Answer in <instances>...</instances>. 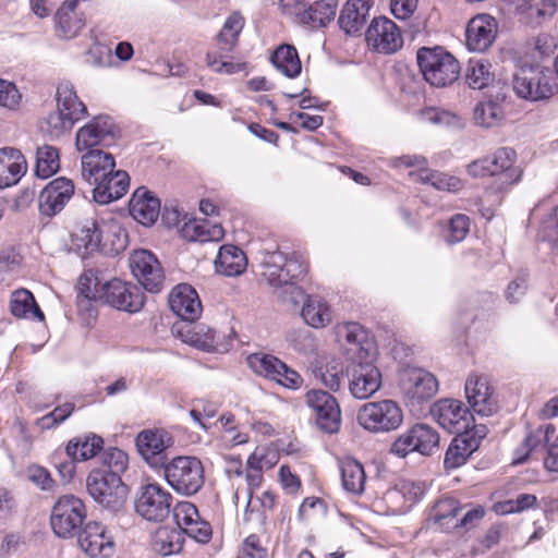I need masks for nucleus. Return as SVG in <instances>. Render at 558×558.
Segmentation results:
<instances>
[{"label": "nucleus", "mask_w": 558, "mask_h": 558, "mask_svg": "<svg viewBox=\"0 0 558 558\" xmlns=\"http://www.w3.org/2000/svg\"><path fill=\"white\" fill-rule=\"evenodd\" d=\"M85 518L84 502L74 495H63L52 507L50 523L57 536L68 538L76 534Z\"/></svg>", "instance_id": "1a4fd4ad"}, {"label": "nucleus", "mask_w": 558, "mask_h": 558, "mask_svg": "<svg viewBox=\"0 0 558 558\" xmlns=\"http://www.w3.org/2000/svg\"><path fill=\"white\" fill-rule=\"evenodd\" d=\"M468 173L473 178L495 177L497 190L504 192L521 180L523 169L513 148L499 147L492 155L469 163Z\"/></svg>", "instance_id": "f03ea898"}, {"label": "nucleus", "mask_w": 558, "mask_h": 558, "mask_svg": "<svg viewBox=\"0 0 558 558\" xmlns=\"http://www.w3.org/2000/svg\"><path fill=\"white\" fill-rule=\"evenodd\" d=\"M104 463L106 468L105 472H114L117 475L124 472L128 468V456L120 449H111L106 453Z\"/></svg>", "instance_id": "338daca9"}, {"label": "nucleus", "mask_w": 558, "mask_h": 558, "mask_svg": "<svg viewBox=\"0 0 558 558\" xmlns=\"http://www.w3.org/2000/svg\"><path fill=\"white\" fill-rule=\"evenodd\" d=\"M171 311L185 322H195L201 317L203 306L196 290L190 284H178L169 295Z\"/></svg>", "instance_id": "cd10ccee"}, {"label": "nucleus", "mask_w": 558, "mask_h": 558, "mask_svg": "<svg viewBox=\"0 0 558 558\" xmlns=\"http://www.w3.org/2000/svg\"><path fill=\"white\" fill-rule=\"evenodd\" d=\"M367 46L380 53H393L403 45V38L397 24L387 19H374L366 31Z\"/></svg>", "instance_id": "5701e85b"}, {"label": "nucleus", "mask_w": 558, "mask_h": 558, "mask_svg": "<svg viewBox=\"0 0 558 558\" xmlns=\"http://www.w3.org/2000/svg\"><path fill=\"white\" fill-rule=\"evenodd\" d=\"M271 63L281 74L289 78L296 77L302 70L296 49L291 45L279 46L271 54Z\"/></svg>", "instance_id": "de8ad7c7"}, {"label": "nucleus", "mask_w": 558, "mask_h": 558, "mask_svg": "<svg viewBox=\"0 0 558 558\" xmlns=\"http://www.w3.org/2000/svg\"><path fill=\"white\" fill-rule=\"evenodd\" d=\"M140 456L154 470H160L168 460L166 450L173 445L172 436L165 429H144L135 439Z\"/></svg>", "instance_id": "dca6fc26"}, {"label": "nucleus", "mask_w": 558, "mask_h": 558, "mask_svg": "<svg viewBox=\"0 0 558 558\" xmlns=\"http://www.w3.org/2000/svg\"><path fill=\"white\" fill-rule=\"evenodd\" d=\"M376 356L352 361L349 371V390L352 397L365 400L375 395L381 387L383 377L375 365Z\"/></svg>", "instance_id": "4468645a"}, {"label": "nucleus", "mask_w": 558, "mask_h": 558, "mask_svg": "<svg viewBox=\"0 0 558 558\" xmlns=\"http://www.w3.org/2000/svg\"><path fill=\"white\" fill-rule=\"evenodd\" d=\"M416 58L424 80L434 87H446L459 77V61L441 47H423Z\"/></svg>", "instance_id": "20e7f679"}, {"label": "nucleus", "mask_w": 558, "mask_h": 558, "mask_svg": "<svg viewBox=\"0 0 558 558\" xmlns=\"http://www.w3.org/2000/svg\"><path fill=\"white\" fill-rule=\"evenodd\" d=\"M527 288H529V274L525 270H521L508 283V286L505 290V296L508 302L518 303L525 295Z\"/></svg>", "instance_id": "052dcab7"}, {"label": "nucleus", "mask_w": 558, "mask_h": 558, "mask_svg": "<svg viewBox=\"0 0 558 558\" xmlns=\"http://www.w3.org/2000/svg\"><path fill=\"white\" fill-rule=\"evenodd\" d=\"M360 426L371 433H389L398 429L403 422L401 407L391 399L363 404L356 415Z\"/></svg>", "instance_id": "0eeeda50"}, {"label": "nucleus", "mask_w": 558, "mask_h": 558, "mask_svg": "<svg viewBox=\"0 0 558 558\" xmlns=\"http://www.w3.org/2000/svg\"><path fill=\"white\" fill-rule=\"evenodd\" d=\"M260 267L262 277L270 287L288 288L290 290L288 301L293 304L299 303L304 292L296 283L307 274V265L299 253L266 252L263 255Z\"/></svg>", "instance_id": "f257e3e1"}, {"label": "nucleus", "mask_w": 558, "mask_h": 558, "mask_svg": "<svg viewBox=\"0 0 558 558\" xmlns=\"http://www.w3.org/2000/svg\"><path fill=\"white\" fill-rule=\"evenodd\" d=\"M374 0H349L341 10L338 23L347 34L357 33L364 25Z\"/></svg>", "instance_id": "e433bc0d"}, {"label": "nucleus", "mask_w": 558, "mask_h": 558, "mask_svg": "<svg viewBox=\"0 0 558 558\" xmlns=\"http://www.w3.org/2000/svg\"><path fill=\"white\" fill-rule=\"evenodd\" d=\"M104 223L85 220L72 234V245L82 255L97 251L101 243Z\"/></svg>", "instance_id": "f704fd0d"}, {"label": "nucleus", "mask_w": 558, "mask_h": 558, "mask_svg": "<svg viewBox=\"0 0 558 558\" xmlns=\"http://www.w3.org/2000/svg\"><path fill=\"white\" fill-rule=\"evenodd\" d=\"M229 53L222 51L219 46L216 45L215 49L209 50L206 53V65L207 68L217 74H235L243 70V64L234 63L229 60Z\"/></svg>", "instance_id": "4d7b16f0"}, {"label": "nucleus", "mask_w": 558, "mask_h": 558, "mask_svg": "<svg viewBox=\"0 0 558 558\" xmlns=\"http://www.w3.org/2000/svg\"><path fill=\"white\" fill-rule=\"evenodd\" d=\"M104 440L95 434L82 435L69 440L65 452L69 458L85 461L94 458L102 449Z\"/></svg>", "instance_id": "a18cd8bd"}, {"label": "nucleus", "mask_w": 558, "mask_h": 558, "mask_svg": "<svg viewBox=\"0 0 558 558\" xmlns=\"http://www.w3.org/2000/svg\"><path fill=\"white\" fill-rule=\"evenodd\" d=\"M338 343L351 361L376 356V349L368 332L357 323H342L335 328Z\"/></svg>", "instance_id": "2eb2a0df"}, {"label": "nucleus", "mask_w": 558, "mask_h": 558, "mask_svg": "<svg viewBox=\"0 0 558 558\" xmlns=\"http://www.w3.org/2000/svg\"><path fill=\"white\" fill-rule=\"evenodd\" d=\"M418 117L421 121L434 125L451 129L463 128V120L458 113L441 108H424L418 112Z\"/></svg>", "instance_id": "6e6d98bb"}, {"label": "nucleus", "mask_w": 558, "mask_h": 558, "mask_svg": "<svg viewBox=\"0 0 558 558\" xmlns=\"http://www.w3.org/2000/svg\"><path fill=\"white\" fill-rule=\"evenodd\" d=\"M506 112L501 101L486 98L477 102L473 109V122L483 129L499 128L505 123Z\"/></svg>", "instance_id": "4c0bfd02"}, {"label": "nucleus", "mask_w": 558, "mask_h": 558, "mask_svg": "<svg viewBox=\"0 0 558 558\" xmlns=\"http://www.w3.org/2000/svg\"><path fill=\"white\" fill-rule=\"evenodd\" d=\"M433 418L446 430L460 435L466 430L474 417L462 401L456 399H441L430 409Z\"/></svg>", "instance_id": "a211bd4d"}, {"label": "nucleus", "mask_w": 558, "mask_h": 558, "mask_svg": "<svg viewBox=\"0 0 558 558\" xmlns=\"http://www.w3.org/2000/svg\"><path fill=\"white\" fill-rule=\"evenodd\" d=\"M247 267V259L244 252L234 245H222L219 248L215 260L217 274L226 277H236L242 275Z\"/></svg>", "instance_id": "c9c22d12"}, {"label": "nucleus", "mask_w": 558, "mask_h": 558, "mask_svg": "<svg viewBox=\"0 0 558 558\" xmlns=\"http://www.w3.org/2000/svg\"><path fill=\"white\" fill-rule=\"evenodd\" d=\"M388 163L396 169L415 168L416 171H410L411 177H415L416 181L428 183L439 191L457 192L462 187V181L459 178L428 169L427 160L420 155L392 157Z\"/></svg>", "instance_id": "f8f14e48"}, {"label": "nucleus", "mask_w": 558, "mask_h": 558, "mask_svg": "<svg viewBox=\"0 0 558 558\" xmlns=\"http://www.w3.org/2000/svg\"><path fill=\"white\" fill-rule=\"evenodd\" d=\"M497 35V22L488 14H480L471 19L466 27V46L476 52L486 51Z\"/></svg>", "instance_id": "c85d7f7f"}, {"label": "nucleus", "mask_w": 558, "mask_h": 558, "mask_svg": "<svg viewBox=\"0 0 558 558\" xmlns=\"http://www.w3.org/2000/svg\"><path fill=\"white\" fill-rule=\"evenodd\" d=\"M10 307L16 317L44 320V313L36 304L33 294L25 289L12 293Z\"/></svg>", "instance_id": "09e8293b"}, {"label": "nucleus", "mask_w": 558, "mask_h": 558, "mask_svg": "<svg viewBox=\"0 0 558 558\" xmlns=\"http://www.w3.org/2000/svg\"><path fill=\"white\" fill-rule=\"evenodd\" d=\"M86 116L87 108L78 98L73 84L61 82L57 87V109L46 118L47 131L51 136L60 137Z\"/></svg>", "instance_id": "7ed1b4c3"}, {"label": "nucleus", "mask_w": 558, "mask_h": 558, "mask_svg": "<svg viewBox=\"0 0 558 558\" xmlns=\"http://www.w3.org/2000/svg\"><path fill=\"white\" fill-rule=\"evenodd\" d=\"M26 170V159L19 149L13 147L0 149V189L16 184Z\"/></svg>", "instance_id": "2f4dec72"}, {"label": "nucleus", "mask_w": 558, "mask_h": 558, "mask_svg": "<svg viewBox=\"0 0 558 558\" xmlns=\"http://www.w3.org/2000/svg\"><path fill=\"white\" fill-rule=\"evenodd\" d=\"M470 230V220L463 214L454 215L449 222L447 242L458 243L464 240Z\"/></svg>", "instance_id": "0e129e2a"}, {"label": "nucleus", "mask_w": 558, "mask_h": 558, "mask_svg": "<svg viewBox=\"0 0 558 558\" xmlns=\"http://www.w3.org/2000/svg\"><path fill=\"white\" fill-rule=\"evenodd\" d=\"M60 169V155L57 147L43 145L36 150L35 174L48 179Z\"/></svg>", "instance_id": "864d4df0"}, {"label": "nucleus", "mask_w": 558, "mask_h": 558, "mask_svg": "<svg viewBox=\"0 0 558 558\" xmlns=\"http://www.w3.org/2000/svg\"><path fill=\"white\" fill-rule=\"evenodd\" d=\"M74 191V183L68 178L60 177L50 181L39 194V211L47 217L59 214L70 202Z\"/></svg>", "instance_id": "393cba45"}, {"label": "nucleus", "mask_w": 558, "mask_h": 558, "mask_svg": "<svg viewBox=\"0 0 558 558\" xmlns=\"http://www.w3.org/2000/svg\"><path fill=\"white\" fill-rule=\"evenodd\" d=\"M172 495L157 483L142 484L134 500L135 511L147 521L161 522L171 510Z\"/></svg>", "instance_id": "9b49d317"}, {"label": "nucleus", "mask_w": 558, "mask_h": 558, "mask_svg": "<svg viewBox=\"0 0 558 558\" xmlns=\"http://www.w3.org/2000/svg\"><path fill=\"white\" fill-rule=\"evenodd\" d=\"M151 546L156 553L162 556L178 554L183 546L182 533L166 526L159 527L154 534Z\"/></svg>", "instance_id": "8fccbe9b"}, {"label": "nucleus", "mask_w": 558, "mask_h": 558, "mask_svg": "<svg viewBox=\"0 0 558 558\" xmlns=\"http://www.w3.org/2000/svg\"><path fill=\"white\" fill-rule=\"evenodd\" d=\"M116 137V128L108 117H98L76 132L77 150H92L96 146L110 145Z\"/></svg>", "instance_id": "bb28decb"}, {"label": "nucleus", "mask_w": 558, "mask_h": 558, "mask_svg": "<svg viewBox=\"0 0 558 558\" xmlns=\"http://www.w3.org/2000/svg\"><path fill=\"white\" fill-rule=\"evenodd\" d=\"M476 450L475 442L469 444L460 435H457L450 442L444 459L446 470H453L463 465L468 458Z\"/></svg>", "instance_id": "603ef678"}, {"label": "nucleus", "mask_w": 558, "mask_h": 558, "mask_svg": "<svg viewBox=\"0 0 558 558\" xmlns=\"http://www.w3.org/2000/svg\"><path fill=\"white\" fill-rule=\"evenodd\" d=\"M464 392L473 411L482 416H489L497 410L494 388L484 375L470 374L465 380Z\"/></svg>", "instance_id": "b1692460"}, {"label": "nucleus", "mask_w": 558, "mask_h": 558, "mask_svg": "<svg viewBox=\"0 0 558 558\" xmlns=\"http://www.w3.org/2000/svg\"><path fill=\"white\" fill-rule=\"evenodd\" d=\"M112 307L130 313L138 312L144 305V294L138 287L120 279H112L101 287L99 295Z\"/></svg>", "instance_id": "4be33fe9"}, {"label": "nucleus", "mask_w": 558, "mask_h": 558, "mask_svg": "<svg viewBox=\"0 0 558 558\" xmlns=\"http://www.w3.org/2000/svg\"><path fill=\"white\" fill-rule=\"evenodd\" d=\"M439 434L434 427L425 423H417L392 442L390 452L399 458H405L412 452L432 456L439 446Z\"/></svg>", "instance_id": "9d476101"}, {"label": "nucleus", "mask_w": 558, "mask_h": 558, "mask_svg": "<svg viewBox=\"0 0 558 558\" xmlns=\"http://www.w3.org/2000/svg\"><path fill=\"white\" fill-rule=\"evenodd\" d=\"M494 81L492 64L484 59H470L465 69V82L473 89H483Z\"/></svg>", "instance_id": "3c124183"}, {"label": "nucleus", "mask_w": 558, "mask_h": 558, "mask_svg": "<svg viewBox=\"0 0 558 558\" xmlns=\"http://www.w3.org/2000/svg\"><path fill=\"white\" fill-rule=\"evenodd\" d=\"M531 219L538 221V235L543 240L558 244V205L548 201L539 203L532 210Z\"/></svg>", "instance_id": "72a5a7b5"}, {"label": "nucleus", "mask_w": 558, "mask_h": 558, "mask_svg": "<svg viewBox=\"0 0 558 558\" xmlns=\"http://www.w3.org/2000/svg\"><path fill=\"white\" fill-rule=\"evenodd\" d=\"M244 19L239 13H232L217 35V46L225 52H232L238 44V36L243 29Z\"/></svg>", "instance_id": "5fc2aeb1"}, {"label": "nucleus", "mask_w": 558, "mask_h": 558, "mask_svg": "<svg viewBox=\"0 0 558 558\" xmlns=\"http://www.w3.org/2000/svg\"><path fill=\"white\" fill-rule=\"evenodd\" d=\"M77 541L81 549L92 558H110L116 553L114 537L100 522L86 523Z\"/></svg>", "instance_id": "412c9836"}, {"label": "nucleus", "mask_w": 558, "mask_h": 558, "mask_svg": "<svg viewBox=\"0 0 558 558\" xmlns=\"http://www.w3.org/2000/svg\"><path fill=\"white\" fill-rule=\"evenodd\" d=\"M267 549L262 545L257 535H248L243 544L236 558H266Z\"/></svg>", "instance_id": "69168bd1"}, {"label": "nucleus", "mask_w": 558, "mask_h": 558, "mask_svg": "<svg viewBox=\"0 0 558 558\" xmlns=\"http://www.w3.org/2000/svg\"><path fill=\"white\" fill-rule=\"evenodd\" d=\"M337 7L338 0L315 1L308 8L304 7L302 12H298V20L312 28L324 27L333 20Z\"/></svg>", "instance_id": "ea45409f"}, {"label": "nucleus", "mask_w": 558, "mask_h": 558, "mask_svg": "<svg viewBox=\"0 0 558 558\" xmlns=\"http://www.w3.org/2000/svg\"><path fill=\"white\" fill-rule=\"evenodd\" d=\"M461 507L452 497H441L432 508L429 521L436 525L437 529L444 532H449L459 526L458 514Z\"/></svg>", "instance_id": "a19ab883"}, {"label": "nucleus", "mask_w": 558, "mask_h": 558, "mask_svg": "<svg viewBox=\"0 0 558 558\" xmlns=\"http://www.w3.org/2000/svg\"><path fill=\"white\" fill-rule=\"evenodd\" d=\"M400 389L405 398L413 403H421L429 400L438 391L436 377L418 367H407L400 373Z\"/></svg>", "instance_id": "6ab92c4d"}, {"label": "nucleus", "mask_w": 558, "mask_h": 558, "mask_svg": "<svg viewBox=\"0 0 558 558\" xmlns=\"http://www.w3.org/2000/svg\"><path fill=\"white\" fill-rule=\"evenodd\" d=\"M182 234L190 241L218 242L223 239L225 229L208 220H191L182 228Z\"/></svg>", "instance_id": "49530a36"}, {"label": "nucleus", "mask_w": 558, "mask_h": 558, "mask_svg": "<svg viewBox=\"0 0 558 558\" xmlns=\"http://www.w3.org/2000/svg\"><path fill=\"white\" fill-rule=\"evenodd\" d=\"M342 487L350 494L361 495L365 489L366 474L357 460L345 457L338 460Z\"/></svg>", "instance_id": "79ce46f5"}, {"label": "nucleus", "mask_w": 558, "mask_h": 558, "mask_svg": "<svg viewBox=\"0 0 558 558\" xmlns=\"http://www.w3.org/2000/svg\"><path fill=\"white\" fill-rule=\"evenodd\" d=\"M87 492L95 502L118 512L126 501L129 488L114 472L93 470L86 480Z\"/></svg>", "instance_id": "423d86ee"}, {"label": "nucleus", "mask_w": 558, "mask_h": 558, "mask_svg": "<svg viewBox=\"0 0 558 558\" xmlns=\"http://www.w3.org/2000/svg\"><path fill=\"white\" fill-rule=\"evenodd\" d=\"M130 178L123 170H112L101 181L95 184L94 199L96 203L105 205L112 201L121 198L129 190Z\"/></svg>", "instance_id": "7c9ffc66"}, {"label": "nucleus", "mask_w": 558, "mask_h": 558, "mask_svg": "<svg viewBox=\"0 0 558 558\" xmlns=\"http://www.w3.org/2000/svg\"><path fill=\"white\" fill-rule=\"evenodd\" d=\"M555 0H530L526 8V15L531 22L541 24L551 17L556 12Z\"/></svg>", "instance_id": "bf43d9fd"}, {"label": "nucleus", "mask_w": 558, "mask_h": 558, "mask_svg": "<svg viewBox=\"0 0 558 558\" xmlns=\"http://www.w3.org/2000/svg\"><path fill=\"white\" fill-rule=\"evenodd\" d=\"M77 0H66L57 12V29L65 38L74 37L84 26V19L76 11Z\"/></svg>", "instance_id": "37998d69"}, {"label": "nucleus", "mask_w": 558, "mask_h": 558, "mask_svg": "<svg viewBox=\"0 0 558 558\" xmlns=\"http://www.w3.org/2000/svg\"><path fill=\"white\" fill-rule=\"evenodd\" d=\"M515 95L529 101L550 98L557 90L556 78L551 70L543 66L521 69L512 81Z\"/></svg>", "instance_id": "6e6552de"}, {"label": "nucleus", "mask_w": 558, "mask_h": 558, "mask_svg": "<svg viewBox=\"0 0 558 558\" xmlns=\"http://www.w3.org/2000/svg\"><path fill=\"white\" fill-rule=\"evenodd\" d=\"M301 316L308 326L316 329L325 328L332 322V310L323 298L307 295L301 310Z\"/></svg>", "instance_id": "58836bf2"}, {"label": "nucleus", "mask_w": 558, "mask_h": 558, "mask_svg": "<svg viewBox=\"0 0 558 558\" xmlns=\"http://www.w3.org/2000/svg\"><path fill=\"white\" fill-rule=\"evenodd\" d=\"M21 102V94L16 86L8 81L0 80V106L16 109Z\"/></svg>", "instance_id": "774afa93"}, {"label": "nucleus", "mask_w": 558, "mask_h": 558, "mask_svg": "<svg viewBox=\"0 0 558 558\" xmlns=\"http://www.w3.org/2000/svg\"><path fill=\"white\" fill-rule=\"evenodd\" d=\"M247 364L257 375L271 379L284 388L298 390L303 385L302 376L274 355L253 353L247 356Z\"/></svg>", "instance_id": "ddd939ff"}, {"label": "nucleus", "mask_w": 558, "mask_h": 558, "mask_svg": "<svg viewBox=\"0 0 558 558\" xmlns=\"http://www.w3.org/2000/svg\"><path fill=\"white\" fill-rule=\"evenodd\" d=\"M82 175L90 184H97L116 167V161L110 153L101 149L86 151L81 158Z\"/></svg>", "instance_id": "c756f323"}, {"label": "nucleus", "mask_w": 558, "mask_h": 558, "mask_svg": "<svg viewBox=\"0 0 558 558\" xmlns=\"http://www.w3.org/2000/svg\"><path fill=\"white\" fill-rule=\"evenodd\" d=\"M130 268L138 282L149 292L163 289L165 275L157 257L147 250L134 251L130 256Z\"/></svg>", "instance_id": "aec40b11"}, {"label": "nucleus", "mask_w": 558, "mask_h": 558, "mask_svg": "<svg viewBox=\"0 0 558 558\" xmlns=\"http://www.w3.org/2000/svg\"><path fill=\"white\" fill-rule=\"evenodd\" d=\"M131 216L144 226L153 225L160 213V202L144 187L137 189L129 204Z\"/></svg>", "instance_id": "473e14b6"}, {"label": "nucleus", "mask_w": 558, "mask_h": 558, "mask_svg": "<svg viewBox=\"0 0 558 558\" xmlns=\"http://www.w3.org/2000/svg\"><path fill=\"white\" fill-rule=\"evenodd\" d=\"M163 477L180 495L192 496L204 485V466L196 457L179 456L165 462Z\"/></svg>", "instance_id": "39448f33"}, {"label": "nucleus", "mask_w": 558, "mask_h": 558, "mask_svg": "<svg viewBox=\"0 0 558 558\" xmlns=\"http://www.w3.org/2000/svg\"><path fill=\"white\" fill-rule=\"evenodd\" d=\"M173 517L181 533L184 532L198 543L210 541L211 526L201 519L197 508L192 502H178L173 508Z\"/></svg>", "instance_id": "a878e982"}, {"label": "nucleus", "mask_w": 558, "mask_h": 558, "mask_svg": "<svg viewBox=\"0 0 558 558\" xmlns=\"http://www.w3.org/2000/svg\"><path fill=\"white\" fill-rule=\"evenodd\" d=\"M306 404L316 414V424L325 433L335 434L341 426V410L337 399L330 393L313 389L305 395Z\"/></svg>", "instance_id": "f3484780"}, {"label": "nucleus", "mask_w": 558, "mask_h": 558, "mask_svg": "<svg viewBox=\"0 0 558 558\" xmlns=\"http://www.w3.org/2000/svg\"><path fill=\"white\" fill-rule=\"evenodd\" d=\"M316 377L330 390L337 391L342 381L343 366L339 361H331L325 366L319 367Z\"/></svg>", "instance_id": "13d9d810"}, {"label": "nucleus", "mask_w": 558, "mask_h": 558, "mask_svg": "<svg viewBox=\"0 0 558 558\" xmlns=\"http://www.w3.org/2000/svg\"><path fill=\"white\" fill-rule=\"evenodd\" d=\"M27 478L44 492H54L58 486L50 472L37 464L31 465L27 469Z\"/></svg>", "instance_id": "680f3d73"}, {"label": "nucleus", "mask_w": 558, "mask_h": 558, "mask_svg": "<svg viewBox=\"0 0 558 558\" xmlns=\"http://www.w3.org/2000/svg\"><path fill=\"white\" fill-rule=\"evenodd\" d=\"M278 462V453L266 447H257L247 458V464L260 470H269Z\"/></svg>", "instance_id": "e2e57ef3"}, {"label": "nucleus", "mask_w": 558, "mask_h": 558, "mask_svg": "<svg viewBox=\"0 0 558 558\" xmlns=\"http://www.w3.org/2000/svg\"><path fill=\"white\" fill-rule=\"evenodd\" d=\"M179 335L183 342L206 352L215 351L219 342L216 331L204 325H186L179 330Z\"/></svg>", "instance_id": "c03bdc74"}]
</instances>
